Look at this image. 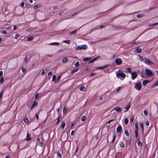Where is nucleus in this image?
I'll use <instances>...</instances> for the list:
<instances>
[{
  "instance_id": "1",
  "label": "nucleus",
  "mask_w": 158,
  "mask_h": 158,
  "mask_svg": "<svg viewBox=\"0 0 158 158\" xmlns=\"http://www.w3.org/2000/svg\"><path fill=\"white\" fill-rule=\"evenodd\" d=\"M126 74L123 73L119 72L116 73V76L118 78H120L123 80L126 77Z\"/></svg>"
},
{
  "instance_id": "2",
  "label": "nucleus",
  "mask_w": 158,
  "mask_h": 158,
  "mask_svg": "<svg viewBox=\"0 0 158 158\" xmlns=\"http://www.w3.org/2000/svg\"><path fill=\"white\" fill-rule=\"evenodd\" d=\"M145 71L146 75L149 77H151L155 75V74H153L152 71L149 69H146Z\"/></svg>"
},
{
  "instance_id": "3",
  "label": "nucleus",
  "mask_w": 158,
  "mask_h": 158,
  "mask_svg": "<svg viewBox=\"0 0 158 158\" xmlns=\"http://www.w3.org/2000/svg\"><path fill=\"white\" fill-rule=\"evenodd\" d=\"M87 48V46L86 45L84 44L77 46L76 48V50H79L82 49L85 50Z\"/></svg>"
},
{
  "instance_id": "4",
  "label": "nucleus",
  "mask_w": 158,
  "mask_h": 158,
  "mask_svg": "<svg viewBox=\"0 0 158 158\" xmlns=\"http://www.w3.org/2000/svg\"><path fill=\"white\" fill-rule=\"evenodd\" d=\"M135 88L136 89L138 90H140L142 88L141 82H138L136 83L135 85Z\"/></svg>"
},
{
  "instance_id": "5",
  "label": "nucleus",
  "mask_w": 158,
  "mask_h": 158,
  "mask_svg": "<svg viewBox=\"0 0 158 158\" xmlns=\"http://www.w3.org/2000/svg\"><path fill=\"white\" fill-rule=\"evenodd\" d=\"M144 62L146 64L148 65L154 64V63L148 58H144Z\"/></svg>"
},
{
  "instance_id": "6",
  "label": "nucleus",
  "mask_w": 158,
  "mask_h": 158,
  "mask_svg": "<svg viewBox=\"0 0 158 158\" xmlns=\"http://www.w3.org/2000/svg\"><path fill=\"white\" fill-rule=\"evenodd\" d=\"M38 104L36 100L34 101L33 102V103L30 107V111L31 110H32L34 108L38 106Z\"/></svg>"
},
{
  "instance_id": "7",
  "label": "nucleus",
  "mask_w": 158,
  "mask_h": 158,
  "mask_svg": "<svg viewBox=\"0 0 158 158\" xmlns=\"http://www.w3.org/2000/svg\"><path fill=\"white\" fill-rule=\"evenodd\" d=\"M115 62L117 65H119L122 63V61L121 59L118 58L115 60Z\"/></svg>"
},
{
  "instance_id": "8",
  "label": "nucleus",
  "mask_w": 158,
  "mask_h": 158,
  "mask_svg": "<svg viewBox=\"0 0 158 158\" xmlns=\"http://www.w3.org/2000/svg\"><path fill=\"white\" fill-rule=\"evenodd\" d=\"M131 79L132 80L135 79L137 76V73L136 71L132 72L131 74Z\"/></svg>"
},
{
  "instance_id": "9",
  "label": "nucleus",
  "mask_w": 158,
  "mask_h": 158,
  "mask_svg": "<svg viewBox=\"0 0 158 158\" xmlns=\"http://www.w3.org/2000/svg\"><path fill=\"white\" fill-rule=\"evenodd\" d=\"M109 64H106V65H105L104 66L99 67H97L96 68V69H100V70H102V69H105V68H106L108 66H109Z\"/></svg>"
},
{
  "instance_id": "10",
  "label": "nucleus",
  "mask_w": 158,
  "mask_h": 158,
  "mask_svg": "<svg viewBox=\"0 0 158 158\" xmlns=\"http://www.w3.org/2000/svg\"><path fill=\"white\" fill-rule=\"evenodd\" d=\"M122 127L121 125L118 126L116 129V131L117 133L120 132L122 130Z\"/></svg>"
},
{
  "instance_id": "11",
  "label": "nucleus",
  "mask_w": 158,
  "mask_h": 158,
  "mask_svg": "<svg viewBox=\"0 0 158 158\" xmlns=\"http://www.w3.org/2000/svg\"><path fill=\"white\" fill-rule=\"evenodd\" d=\"M30 135H31L29 134L28 132H27L26 138L25 139V140L27 141H30L31 140V139L30 137Z\"/></svg>"
},
{
  "instance_id": "12",
  "label": "nucleus",
  "mask_w": 158,
  "mask_h": 158,
  "mask_svg": "<svg viewBox=\"0 0 158 158\" xmlns=\"http://www.w3.org/2000/svg\"><path fill=\"white\" fill-rule=\"evenodd\" d=\"M113 110L116 111L118 113L121 112L122 111V110L119 107H115L114 109Z\"/></svg>"
},
{
  "instance_id": "13",
  "label": "nucleus",
  "mask_w": 158,
  "mask_h": 158,
  "mask_svg": "<svg viewBox=\"0 0 158 158\" xmlns=\"http://www.w3.org/2000/svg\"><path fill=\"white\" fill-rule=\"evenodd\" d=\"M130 102H129V103H128L127 104V106L124 107V109H126V111H125V112L129 110L130 107Z\"/></svg>"
},
{
  "instance_id": "14",
  "label": "nucleus",
  "mask_w": 158,
  "mask_h": 158,
  "mask_svg": "<svg viewBox=\"0 0 158 158\" xmlns=\"http://www.w3.org/2000/svg\"><path fill=\"white\" fill-rule=\"evenodd\" d=\"M134 51L137 53H139L141 52L142 49L141 48H139V47H137Z\"/></svg>"
},
{
  "instance_id": "15",
  "label": "nucleus",
  "mask_w": 158,
  "mask_h": 158,
  "mask_svg": "<svg viewBox=\"0 0 158 158\" xmlns=\"http://www.w3.org/2000/svg\"><path fill=\"white\" fill-rule=\"evenodd\" d=\"M69 60V59L67 57H64L62 60V62L63 63H65L67 62Z\"/></svg>"
},
{
  "instance_id": "16",
  "label": "nucleus",
  "mask_w": 158,
  "mask_h": 158,
  "mask_svg": "<svg viewBox=\"0 0 158 158\" xmlns=\"http://www.w3.org/2000/svg\"><path fill=\"white\" fill-rule=\"evenodd\" d=\"M149 82V81L148 80H144V81H143L142 84L143 86H145Z\"/></svg>"
},
{
  "instance_id": "17",
  "label": "nucleus",
  "mask_w": 158,
  "mask_h": 158,
  "mask_svg": "<svg viewBox=\"0 0 158 158\" xmlns=\"http://www.w3.org/2000/svg\"><path fill=\"white\" fill-rule=\"evenodd\" d=\"M65 125H66L64 121H63L62 122V124H61V127H61V128L62 129H64V127L65 126Z\"/></svg>"
},
{
  "instance_id": "18",
  "label": "nucleus",
  "mask_w": 158,
  "mask_h": 158,
  "mask_svg": "<svg viewBox=\"0 0 158 158\" xmlns=\"http://www.w3.org/2000/svg\"><path fill=\"white\" fill-rule=\"evenodd\" d=\"M157 86H158V80L152 85L151 88H153Z\"/></svg>"
},
{
  "instance_id": "19",
  "label": "nucleus",
  "mask_w": 158,
  "mask_h": 158,
  "mask_svg": "<svg viewBox=\"0 0 158 158\" xmlns=\"http://www.w3.org/2000/svg\"><path fill=\"white\" fill-rule=\"evenodd\" d=\"M78 70V68H75L73 69L72 71H71V74H73L77 72Z\"/></svg>"
},
{
  "instance_id": "20",
  "label": "nucleus",
  "mask_w": 158,
  "mask_h": 158,
  "mask_svg": "<svg viewBox=\"0 0 158 158\" xmlns=\"http://www.w3.org/2000/svg\"><path fill=\"white\" fill-rule=\"evenodd\" d=\"M92 58V57L90 58H84L83 60L84 61H87L89 60H90Z\"/></svg>"
},
{
  "instance_id": "21",
  "label": "nucleus",
  "mask_w": 158,
  "mask_h": 158,
  "mask_svg": "<svg viewBox=\"0 0 158 158\" xmlns=\"http://www.w3.org/2000/svg\"><path fill=\"white\" fill-rule=\"evenodd\" d=\"M56 76L55 75H53L52 77V81H54L55 83L57 82V81H56Z\"/></svg>"
},
{
  "instance_id": "22",
  "label": "nucleus",
  "mask_w": 158,
  "mask_h": 158,
  "mask_svg": "<svg viewBox=\"0 0 158 158\" xmlns=\"http://www.w3.org/2000/svg\"><path fill=\"white\" fill-rule=\"evenodd\" d=\"M60 44V43L59 42H53L51 43L50 44H49L50 45H59Z\"/></svg>"
},
{
  "instance_id": "23",
  "label": "nucleus",
  "mask_w": 158,
  "mask_h": 158,
  "mask_svg": "<svg viewBox=\"0 0 158 158\" xmlns=\"http://www.w3.org/2000/svg\"><path fill=\"white\" fill-rule=\"evenodd\" d=\"M77 31V29H75V30H73V31H72V32H69V34L70 35H72L73 34H74Z\"/></svg>"
},
{
  "instance_id": "24",
  "label": "nucleus",
  "mask_w": 158,
  "mask_h": 158,
  "mask_svg": "<svg viewBox=\"0 0 158 158\" xmlns=\"http://www.w3.org/2000/svg\"><path fill=\"white\" fill-rule=\"evenodd\" d=\"M124 133L127 136H128L129 135V134L128 130L127 129L125 130L124 131Z\"/></svg>"
},
{
  "instance_id": "25",
  "label": "nucleus",
  "mask_w": 158,
  "mask_h": 158,
  "mask_svg": "<svg viewBox=\"0 0 158 158\" xmlns=\"http://www.w3.org/2000/svg\"><path fill=\"white\" fill-rule=\"evenodd\" d=\"M138 140H139V141L137 143L138 145L139 146L141 147L142 146V143L140 141H139V139H138Z\"/></svg>"
},
{
  "instance_id": "26",
  "label": "nucleus",
  "mask_w": 158,
  "mask_h": 158,
  "mask_svg": "<svg viewBox=\"0 0 158 158\" xmlns=\"http://www.w3.org/2000/svg\"><path fill=\"white\" fill-rule=\"evenodd\" d=\"M138 57L141 61H143L144 62V58L143 59V57L140 55H138Z\"/></svg>"
},
{
  "instance_id": "27",
  "label": "nucleus",
  "mask_w": 158,
  "mask_h": 158,
  "mask_svg": "<svg viewBox=\"0 0 158 158\" xmlns=\"http://www.w3.org/2000/svg\"><path fill=\"white\" fill-rule=\"evenodd\" d=\"M80 89L81 91H84L85 90V88L84 86H82L80 87Z\"/></svg>"
},
{
  "instance_id": "28",
  "label": "nucleus",
  "mask_w": 158,
  "mask_h": 158,
  "mask_svg": "<svg viewBox=\"0 0 158 158\" xmlns=\"http://www.w3.org/2000/svg\"><path fill=\"white\" fill-rule=\"evenodd\" d=\"M129 122L128 119L127 118H126L124 120V123L125 125H127L128 124Z\"/></svg>"
},
{
  "instance_id": "29",
  "label": "nucleus",
  "mask_w": 158,
  "mask_h": 158,
  "mask_svg": "<svg viewBox=\"0 0 158 158\" xmlns=\"http://www.w3.org/2000/svg\"><path fill=\"white\" fill-rule=\"evenodd\" d=\"M63 42L66 43L68 44H69L70 43V40H63Z\"/></svg>"
},
{
  "instance_id": "30",
  "label": "nucleus",
  "mask_w": 158,
  "mask_h": 158,
  "mask_svg": "<svg viewBox=\"0 0 158 158\" xmlns=\"http://www.w3.org/2000/svg\"><path fill=\"white\" fill-rule=\"evenodd\" d=\"M86 118V116H85L84 115H83L81 118V120L82 121H85Z\"/></svg>"
},
{
  "instance_id": "31",
  "label": "nucleus",
  "mask_w": 158,
  "mask_h": 158,
  "mask_svg": "<svg viewBox=\"0 0 158 158\" xmlns=\"http://www.w3.org/2000/svg\"><path fill=\"white\" fill-rule=\"evenodd\" d=\"M67 111V109L64 106L63 109V114H65Z\"/></svg>"
},
{
  "instance_id": "32",
  "label": "nucleus",
  "mask_w": 158,
  "mask_h": 158,
  "mask_svg": "<svg viewBox=\"0 0 158 158\" xmlns=\"http://www.w3.org/2000/svg\"><path fill=\"white\" fill-rule=\"evenodd\" d=\"M4 81V79L3 77H1L0 79V82L1 84H2L3 83Z\"/></svg>"
},
{
  "instance_id": "33",
  "label": "nucleus",
  "mask_w": 158,
  "mask_h": 158,
  "mask_svg": "<svg viewBox=\"0 0 158 158\" xmlns=\"http://www.w3.org/2000/svg\"><path fill=\"white\" fill-rule=\"evenodd\" d=\"M33 39V38L32 36H30L27 38V40L28 41H31Z\"/></svg>"
},
{
  "instance_id": "34",
  "label": "nucleus",
  "mask_w": 158,
  "mask_h": 158,
  "mask_svg": "<svg viewBox=\"0 0 158 158\" xmlns=\"http://www.w3.org/2000/svg\"><path fill=\"white\" fill-rule=\"evenodd\" d=\"M140 126H141V128H142V132H143V123L142 122H140Z\"/></svg>"
},
{
  "instance_id": "35",
  "label": "nucleus",
  "mask_w": 158,
  "mask_h": 158,
  "mask_svg": "<svg viewBox=\"0 0 158 158\" xmlns=\"http://www.w3.org/2000/svg\"><path fill=\"white\" fill-rule=\"evenodd\" d=\"M119 145L121 147H123L124 146V143L123 142H120Z\"/></svg>"
},
{
  "instance_id": "36",
  "label": "nucleus",
  "mask_w": 158,
  "mask_h": 158,
  "mask_svg": "<svg viewBox=\"0 0 158 158\" xmlns=\"http://www.w3.org/2000/svg\"><path fill=\"white\" fill-rule=\"evenodd\" d=\"M100 57V56H98L95 57L94 59H93L92 60L94 62V61L97 60H98V58H99Z\"/></svg>"
},
{
  "instance_id": "37",
  "label": "nucleus",
  "mask_w": 158,
  "mask_h": 158,
  "mask_svg": "<svg viewBox=\"0 0 158 158\" xmlns=\"http://www.w3.org/2000/svg\"><path fill=\"white\" fill-rule=\"evenodd\" d=\"M79 10V11L78 12H77L75 13H74V14H73L72 15V16H74L76 15H77V14L79 12H81V11H83V10Z\"/></svg>"
},
{
  "instance_id": "38",
  "label": "nucleus",
  "mask_w": 158,
  "mask_h": 158,
  "mask_svg": "<svg viewBox=\"0 0 158 158\" xmlns=\"http://www.w3.org/2000/svg\"><path fill=\"white\" fill-rule=\"evenodd\" d=\"M79 63L78 62H77L74 64V65L76 67H78L79 66Z\"/></svg>"
},
{
  "instance_id": "39",
  "label": "nucleus",
  "mask_w": 158,
  "mask_h": 158,
  "mask_svg": "<svg viewBox=\"0 0 158 158\" xmlns=\"http://www.w3.org/2000/svg\"><path fill=\"white\" fill-rule=\"evenodd\" d=\"M24 122L26 123H27L28 122V119L27 118H25L24 119Z\"/></svg>"
},
{
  "instance_id": "40",
  "label": "nucleus",
  "mask_w": 158,
  "mask_h": 158,
  "mask_svg": "<svg viewBox=\"0 0 158 158\" xmlns=\"http://www.w3.org/2000/svg\"><path fill=\"white\" fill-rule=\"evenodd\" d=\"M127 70L129 73H132L131 69V68H128L127 69Z\"/></svg>"
},
{
  "instance_id": "41",
  "label": "nucleus",
  "mask_w": 158,
  "mask_h": 158,
  "mask_svg": "<svg viewBox=\"0 0 158 158\" xmlns=\"http://www.w3.org/2000/svg\"><path fill=\"white\" fill-rule=\"evenodd\" d=\"M39 112H38V113H36L35 114V117H36V119L37 120H38L39 119Z\"/></svg>"
},
{
  "instance_id": "42",
  "label": "nucleus",
  "mask_w": 158,
  "mask_h": 158,
  "mask_svg": "<svg viewBox=\"0 0 158 158\" xmlns=\"http://www.w3.org/2000/svg\"><path fill=\"white\" fill-rule=\"evenodd\" d=\"M143 15H142V14H139L138 15L136 16L138 18H140L142 17Z\"/></svg>"
},
{
  "instance_id": "43",
  "label": "nucleus",
  "mask_w": 158,
  "mask_h": 158,
  "mask_svg": "<svg viewBox=\"0 0 158 158\" xmlns=\"http://www.w3.org/2000/svg\"><path fill=\"white\" fill-rule=\"evenodd\" d=\"M60 117H61V115H60L59 117L57 118V121L56 123V125L57 124L59 123V122H60Z\"/></svg>"
},
{
  "instance_id": "44",
  "label": "nucleus",
  "mask_w": 158,
  "mask_h": 158,
  "mask_svg": "<svg viewBox=\"0 0 158 158\" xmlns=\"http://www.w3.org/2000/svg\"><path fill=\"white\" fill-rule=\"evenodd\" d=\"M143 113H144V115L146 116H148V113L147 111L146 110H144L143 111Z\"/></svg>"
},
{
  "instance_id": "45",
  "label": "nucleus",
  "mask_w": 158,
  "mask_h": 158,
  "mask_svg": "<svg viewBox=\"0 0 158 158\" xmlns=\"http://www.w3.org/2000/svg\"><path fill=\"white\" fill-rule=\"evenodd\" d=\"M39 145L42 148H44V144L41 142H40Z\"/></svg>"
},
{
  "instance_id": "46",
  "label": "nucleus",
  "mask_w": 158,
  "mask_h": 158,
  "mask_svg": "<svg viewBox=\"0 0 158 158\" xmlns=\"http://www.w3.org/2000/svg\"><path fill=\"white\" fill-rule=\"evenodd\" d=\"M21 69H22V72L23 73H25L26 72V69L24 67H22Z\"/></svg>"
},
{
  "instance_id": "47",
  "label": "nucleus",
  "mask_w": 158,
  "mask_h": 158,
  "mask_svg": "<svg viewBox=\"0 0 158 158\" xmlns=\"http://www.w3.org/2000/svg\"><path fill=\"white\" fill-rule=\"evenodd\" d=\"M138 131H135V137L137 138L138 136Z\"/></svg>"
},
{
  "instance_id": "48",
  "label": "nucleus",
  "mask_w": 158,
  "mask_h": 158,
  "mask_svg": "<svg viewBox=\"0 0 158 158\" xmlns=\"http://www.w3.org/2000/svg\"><path fill=\"white\" fill-rule=\"evenodd\" d=\"M24 62L25 63H27V56H26V57L24 59Z\"/></svg>"
},
{
  "instance_id": "49",
  "label": "nucleus",
  "mask_w": 158,
  "mask_h": 158,
  "mask_svg": "<svg viewBox=\"0 0 158 158\" xmlns=\"http://www.w3.org/2000/svg\"><path fill=\"white\" fill-rule=\"evenodd\" d=\"M156 6H154L153 7H150L149 9V11L150 10H154L156 8Z\"/></svg>"
},
{
  "instance_id": "50",
  "label": "nucleus",
  "mask_w": 158,
  "mask_h": 158,
  "mask_svg": "<svg viewBox=\"0 0 158 158\" xmlns=\"http://www.w3.org/2000/svg\"><path fill=\"white\" fill-rule=\"evenodd\" d=\"M141 77L142 78H145V74L143 73H141Z\"/></svg>"
},
{
  "instance_id": "51",
  "label": "nucleus",
  "mask_w": 158,
  "mask_h": 158,
  "mask_svg": "<svg viewBox=\"0 0 158 158\" xmlns=\"http://www.w3.org/2000/svg\"><path fill=\"white\" fill-rule=\"evenodd\" d=\"M135 127L136 128V129L135 131H138L139 129V127L138 125L137 124H135Z\"/></svg>"
},
{
  "instance_id": "52",
  "label": "nucleus",
  "mask_w": 158,
  "mask_h": 158,
  "mask_svg": "<svg viewBox=\"0 0 158 158\" xmlns=\"http://www.w3.org/2000/svg\"><path fill=\"white\" fill-rule=\"evenodd\" d=\"M3 92H4V90L2 89V90L1 92L0 93V99L1 98V97L2 95V94H3Z\"/></svg>"
},
{
  "instance_id": "53",
  "label": "nucleus",
  "mask_w": 158,
  "mask_h": 158,
  "mask_svg": "<svg viewBox=\"0 0 158 158\" xmlns=\"http://www.w3.org/2000/svg\"><path fill=\"white\" fill-rule=\"evenodd\" d=\"M57 156L59 157H61V155L60 152H58L57 153Z\"/></svg>"
},
{
  "instance_id": "54",
  "label": "nucleus",
  "mask_w": 158,
  "mask_h": 158,
  "mask_svg": "<svg viewBox=\"0 0 158 158\" xmlns=\"http://www.w3.org/2000/svg\"><path fill=\"white\" fill-rule=\"evenodd\" d=\"M78 149V147H77L73 155V157L75 155V154L77 152Z\"/></svg>"
},
{
  "instance_id": "55",
  "label": "nucleus",
  "mask_w": 158,
  "mask_h": 158,
  "mask_svg": "<svg viewBox=\"0 0 158 158\" xmlns=\"http://www.w3.org/2000/svg\"><path fill=\"white\" fill-rule=\"evenodd\" d=\"M39 93H37V94L35 95V100H36L37 98H38V97H39Z\"/></svg>"
},
{
  "instance_id": "56",
  "label": "nucleus",
  "mask_w": 158,
  "mask_h": 158,
  "mask_svg": "<svg viewBox=\"0 0 158 158\" xmlns=\"http://www.w3.org/2000/svg\"><path fill=\"white\" fill-rule=\"evenodd\" d=\"M145 124H146V125L147 126H148L149 125V121H147L146 122V123H145Z\"/></svg>"
},
{
  "instance_id": "57",
  "label": "nucleus",
  "mask_w": 158,
  "mask_h": 158,
  "mask_svg": "<svg viewBox=\"0 0 158 158\" xmlns=\"http://www.w3.org/2000/svg\"><path fill=\"white\" fill-rule=\"evenodd\" d=\"M24 5V2H22L20 4V6L22 7H23Z\"/></svg>"
},
{
  "instance_id": "58",
  "label": "nucleus",
  "mask_w": 158,
  "mask_h": 158,
  "mask_svg": "<svg viewBox=\"0 0 158 158\" xmlns=\"http://www.w3.org/2000/svg\"><path fill=\"white\" fill-rule=\"evenodd\" d=\"M19 34H16L15 35V39H17L18 38V37H19Z\"/></svg>"
},
{
  "instance_id": "59",
  "label": "nucleus",
  "mask_w": 158,
  "mask_h": 158,
  "mask_svg": "<svg viewBox=\"0 0 158 158\" xmlns=\"http://www.w3.org/2000/svg\"><path fill=\"white\" fill-rule=\"evenodd\" d=\"M61 77V75H60L59 76V77H57V80H56V81H58L60 79V77Z\"/></svg>"
},
{
  "instance_id": "60",
  "label": "nucleus",
  "mask_w": 158,
  "mask_h": 158,
  "mask_svg": "<svg viewBox=\"0 0 158 158\" xmlns=\"http://www.w3.org/2000/svg\"><path fill=\"white\" fill-rule=\"evenodd\" d=\"M116 136L115 134H114V135H113V139L112 140H114V141L116 139Z\"/></svg>"
},
{
  "instance_id": "61",
  "label": "nucleus",
  "mask_w": 158,
  "mask_h": 158,
  "mask_svg": "<svg viewBox=\"0 0 158 158\" xmlns=\"http://www.w3.org/2000/svg\"><path fill=\"white\" fill-rule=\"evenodd\" d=\"M121 89V87H118L117 89V91L118 92Z\"/></svg>"
},
{
  "instance_id": "62",
  "label": "nucleus",
  "mask_w": 158,
  "mask_h": 158,
  "mask_svg": "<svg viewBox=\"0 0 158 158\" xmlns=\"http://www.w3.org/2000/svg\"><path fill=\"white\" fill-rule=\"evenodd\" d=\"M94 61H93V60H90V61H89L88 62V63L89 64H91Z\"/></svg>"
},
{
  "instance_id": "63",
  "label": "nucleus",
  "mask_w": 158,
  "mask_h": 158,
  "mask_svg": "<svg viewBox=\"0 0 158 158\" xmlns=\"http://www.w3.org/2000/svg\"><path fill=\"white\" fill-rule=\"evenodd\" d=\"M2 33L3 34H6L7 33V31H6L3 30L2 31Z\"/></svg>"
},
{
  "instance_id": "64",
  "label": "nucleus",
  "mask_w": 158,
  "mask_h": 158,
  "mask_svg": "<svg viewBox=\"0 0 158 158\" xmlns=\"http://www.w3.org/2000/svg\"><path fill=\"white\" fill-rule=\"evenodd\" d=\"M45 71H44V70H43L42 71V72L41 73V74L42 75H44L45 74Z\"/></svg>"
}]
</instances>
